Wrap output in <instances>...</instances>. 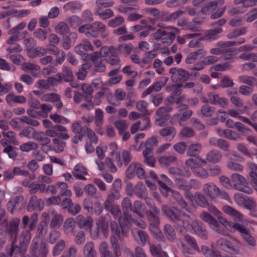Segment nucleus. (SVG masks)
<instances>
[{
	"label": "nucleus",
	"mask_w": 257,
	"mask_h": 257,
	"mask_svg": "<svg viewBox=\"0 0 257 257\" xmlns=\"http://www.w3.org/2000/svg\"><path fill=\"white\" fill-rule=\"evenodd\" d=\"M84 133L87 134V137L89 140L90 142L95 144L98 143V138L92 130L87 126H84Z\"/></svg>",
	"instance_id": "obj_54"
},
{
	"label": "nucleus",
	"mask_w": 257,
	"mask_h": 257,
	"mask_svg": "<svg viewBox=\"0 0 257 257\" xmlns=\"http://www.w3.org/2000/svg\"><path fill=\"white\" fill-rule=\"evenodd\" d=\"M115 127L118 131L119 134L123 133L128 127L126 121L124 119H119L114 122Z\"/></svg>",
	"instance_id": "obj_59"
},
{
	"label": "nucleus",
	"mask_w": 257,
	"mask_h": 257,
	"mask_svg": "<svg viewBox=\"0 0 257 257\" xmlns=\"http://www.w3.org/2000/svg\"><path fill=\"white\" fill-rule=\"evenodd\" d=\"M206 54V52L203 49H198L188 54L185 59V63L188 64H192L198 57H203Z\"/></svg>",
	"instance_id": "obj_20"
},
{
	"label": "nucleus",
	"mask_w": 257,
	"mask_h": 257,
	"mask_svg": "<svg viewBox=\"0 0 257 257\" xmlns=\"http://www.w3.org/2000/svg\"><path fill=\"white\" fill-rule=\"evenodd\" d=\"M33 35L40 41H44L47 38L48 31L41 28H38L34 32Z\"/></svg>",
	"instance_id": "obj_56"
},
{
	"label": "nucleus",
	"mask_w": 257,
	"mask_h": 257,
	"mask_svg": "<svg viewBox=\"0 0 257 257\" xmlns=\"http://www.w3.org/2000/svg\"><path fill=\"white\" fill-rule=\"evenodd\" d=\"M56 76L58 78L59 83L63 81L71 82L74 79L71 69L67 66H63L62 72L57 73Z\"/></svg>",
	"instance_id": "obj_12"
},
{
	"label": "nucleus",
	"mask_w": 257,
	"mask_h": 257,
	"mask_svg": "<svg viewBox=\"0 0 257 257\" xmlns=\"http://www.w3.org/2000/svg\"><path fill=\"white\" fill-rule=\"evenodd\" d=\"M207 164L206 160L201 158H189L185 162V165L194 172L196 169L201 166Z\"/></svg>",
	"instance_id": "obj_17"
},
{
	"label": "nucleus",
	"mask_w": 257,
	"mask_h": 257,
	"mask_svg": "<svg viewBox=\"0 0 257 257\" xmlns=\"http://www.w3.org/2000/svg\"><path fill=\"white\" fill-rule=\"evenodd\" d=\"M94 121L96 126H100L103 123V112L100 108L95 109Z\"/></svg>",
	"instance_id": "obj_57"
},
{
	"label": "nucleus",
	"mask_w": 257,
	"mask_h": 257,
	"mask_svg": "<svg viewBox=\"0 0 257 257\" xmlns=\"http://www.w3.org/2000/svg\"><path fill=\"white\" fill-rule=\"evenodd\" d=\"M137 109L142 112L144 116L149 115L150 113L148 109V103L144 100H141L138 101L136 103Z\"/></svg>",
	"instance_id": "obj_53"
},
{
	"label": "nucleus",
	"mask_w": 257,
	"mask_h": 257,
	"mask_svg": "<svg viewBox=\"0 0 257 257\" xmlns=\"http://www.w3.org/2000/svg\"><path fill=\"white\" fill-rule=\"evenodd\" d=\"M177 203L179 204V205L180 206L181 209L179 211L178 210L175 208H171L169 207V208L173 209L175 211H177L180 212L181 211H184L187 214L189 213H193L190 210V209L188 207V205L186 201L183 199V197H181V198L177 202ZM167 207L168 206H166ZM169 208V207H168Z\"/></svg>",
	"instance_id": "obj_46"
},
{
	"label": "nucleus",
	"mask_w": 257,
	"mask_h": 257,
	"mask_svg": "<svg viewBox=\"0 0 257 257\" xmlns=\"http://www.w3.org/2000/svg\"><path fill=\"white\" fill-rule=\"evenodd\" d=\"M18 239H14L11 241V247L10 248V255L12 256L15 252V254L23 255L27 252L28 245L20 242L17 244Z\"/></svg>",
	"instance_id": "obj_9"
},
{
	"label": "nucleus",
	"mask_w": 257,
	"mask_h": 257,
	"mask_svg": "<svg viewBox=\"0 0 257 257\" xmlns=\"http://www.w3.org/2000/svg\"><path fill=\"white\" fill-rule=\"evenodd\" d=\"M44 206L43 200L36 195H32L27 205V210L32 212L34 210H42Z\"/></svg>",
	"instance_id": "obj_8"
},
{
	"label": "nucleus",
	"mask_w": 257,
	"mask_h": 257,
	"mask_svg": "<svg viewBox=\"0 0 257 257\" xmlns=\"http://www.w3.org/2000/svg\"><path fill=\"white\" fill-rule=\"evenodd\" d=\"M222 32V29L221 27H218L213 29L209 30L205 35L206 39L208 40H214L218 37V34Z\"/></svg>",
	"instance_id": "obj_61"
},
{
	"label": "nucleus",
	"mask_w": 257,
	"mask_h": 257,
	"mask_svg": "<svg viewBox=\"0 0 257 257\" xmlns=\"http://www.w3.org/2000/svg\"><path fill=\"white\" fill-rule=\"evenodd\" d=\"M202 148L200 143H191L187 147L186 154L188 156L196 157L200 153Z\"/></svg>",
	"instance_id": "obj_24"
},
{
	"label": "nucleus",
	"mask_w": 257,
	"mask_h": 257,
	"mask_svg": "<svg viewBox=\"0 0 257 257\" xmlns=\"http://www.w3.org/2000/svg\"><path fill=\"white\" fill-rule=\"evenodd\" d=\"M81 90L85 95L84 96L85 100L87 102H90L92 101V95L93 92V89L92 87L89 84L84 83L82 85Z\"/></svg>",
	"instance_id": "obj_34"
},
{
	"label": "nucleus",
	"mask_w": 257,
	"mask_h": 257,
	"mask_svg": "<svg viewBox=\"0 0 257 257\" xmlns=\"http://www.w3.org/2000/svg\"><path fill=\"white\" fill-rule=\"evenodd\" d=\"M163 231L169 240L174 241L176 238V234L173 227L170 224L166 223L164 226Z\"/></svg>",
	"instance_id": "obj_28"
},
{
	"label": "nucleus",
	"mask_w": 257,
	"mask_h": 257,
	"mask_svg": "<svg viewBox=\"0 0 257 257\" xmlns=\"http://www.w3.org/2000/svg\"><path fill=\"white\" fill-rule=\"evenodd\" d=\"M17 150V148H14L12 145H9L5 147L4 149L3 152L7 154L10 159L15 160L18 156Z\"/></svg>",
	"instance_id": "obj_55"
},
{
	"label": "nucleus",
	"mask_w": 257,
	"mask_h": 257,
	"mask_svg": "<svg viewBox=\"0 0 257 257\" xmlns=\"http://www.w3.org/2000/svg\"><path fill=\"white\" fill-rule=\"evenodd\" d=\"M14 173L16 174V175L28 177L30 180H33L36 178V175L35 173H31L29 171L22 169L20 167H14Z\"/></svg>",
	"instance_id": "obj_39"
},
{
	"label": "nucleus",
	"mask_w": 257,
	"mask_h": 257,
	"mask_svg": "<svg viewBox=\"0 0 257 257\" xmlns=\"http://www.w3.org/2000/svg\"><path fill=\"white\" fill-rule=\"evenodd\" d=\"M21 220L19 218L16 217L8 221L6 220L5 222V232L11 241L18 239L20 232V224Z\"/></svg>",
	"instance_id": "obj_3"
},
{
	"label": "nucleus",
	"mask_w": 257,
	"mask_h": 257,
	"mask_svg": "<svg viewBox=\"0 0 257 257\" xmlns=\"http://www.w3.org/2000/svg\"><path fill=\"white\" fill-rule=\"evenodd\" d=\"M203 191L211 199H215L218 197L219 189L213 183L205 184L203 187Z\"/></svg>",
	"instance_id": "obj_13"
},
{
	"label": "nucleus",
	"mask_w": 257,
	"mask_h": 257,
	"mask_svg": "<svg viewBox=\"0 0 257 257\" xmlns=\"http://www.w3.org/2000/svg\"><path fill=\"white\" fill-rule=\"evenodd\" d=\"M76 222L73 218H67L63 224V228L64 233L66 234H74L76 227Z\"/></svg>",
	"instance_id": "obj_22"
},
{
	"label": "nucleus",
	"mask_w": 257,
	"mask_h": 257,
	"mask_svg": "<svg viewBox=\"0 0 257 257\" xmlns=\"http://www.w3.org/2000/svg\"><path fill=\"white\" fill-rule=\"evenodd\" d=\"M50 118L57 123H59L63 124H66L70 122L68 119L57 113L50 114Z\"/></svg>",
	"instance_id": "obj_60"
},
{
	"label": "nucleus",
	"mask_w": 257,
	"mask_h": 257,
	"mask_svg": "<svg viewBox=\"0 0 257 257\" xmlns=\"http://www.w3.org/2000/svg\"><path fill=\"white\" fill-rule=\"evenodd\" d=\"M247 32L246 27H242L239 29H235L233 31L229 32L227 35V37L229 39L236 38L240 35L245 34Z\"/></svg>",
	"instance_id": "obj_47"
},
{
	"label": "nucleus",
	"mask_w": 257,
	"mask_h": 257,
	"mask_svg": "<svg viewBox=\"0 0 257 257\" xmlns=\"http://www.w3.org/2000/svg\"><path fill=\"white\" fill-rule=\"evenodd\" d=\"M184 13L182 10H179L172 13L164 14L163 19L165 21H174L181 17Z\"/></svg>",
	"instance_id": "obj_43"
},
{
	"label": "nucleus",
	"mask_w": 257,
	"mask_h": 257,
	"mask_svg": "<svg viewBox=\"0 0 257 257\" xmlns=\"http://www.w3.org/2000/svg\"><path fill=\"white\" fill-rule=\"evenodd\" d=\"M184 238L186 243L189 246V247L185 244H182V251L184 254H193L194 250L200 251L197 241L193 236L189 234H186Z\"/></svg>",
	"instance_id": "obj_6"
},
{
	"label": "nucleus",
	"mask_w": 257,
	"mask_h": 257,
	"mask_svg": "<svg viewBox=\"0 0 257 257\" xmlns=\"http://www.w3.org/2000/svg\"><path fill=\"white\" fill-rule=\"evenodd\" d=\"M159 134L163 137L169 136L174 138L176 134V131L174 127L167 126L161 129L159 131Z\"/></svg>",
	"instance_id": "obj_45"
},
{
	"label": "nucleus",
	"mask_w": 257,
	"mask_h": 257,
	"mask_svg": "<svg viewBox=\"0 0 257 257\" xmlns=\"http://www.w3.org/2000/svg\"><path fill=\"white\" fill-rule=\"evenodd\" d=\"M159 141L155 136L149 138L145 143V150L153 151V148L158 146Z\"/></svg>",
	"instance_id": "obj_48"
},
{
	"label": "nucleus",
	"mask_w": 257,
	"mask_h": 257,
	"mask_svg": "<svg viewBox=\"0 0 257 257\" xmlns=\"http://www.w3.org/2000/svg\"><path fill=\"white\" fill-rule=\"evenodd\" d=\"M99 251L100 257H112V253L109 250L108 245L105 241H103L100 244Z\"/></svg>",
	"instance_id": "obj_42"
},
{
	"label": "nucleus",
	"mask_w": 257,
	"mask_h": 257,
	"mask_svg": "<svg viewBox=\"0 0 257 257\" xmlns=\"http://www.w3.org/2000/svg\"><path fill=\"white\" fill-rule=\"evenodd\" d=\"M169 73L171 74V79L174 82H185L189 80L190 74L184 69L176 67L171 68L169 70Z\"/></svg>",
	"instance_id": "obj_7"
},
{
	"label": "nucleus",
	"mask_w": 257,
	"mask_h": 257,
	"mask_svg": "<svg viewBox=\"0 0 257 257\" xmlns=\"http://www.w3.org/2000/svg\"><path fill=\"white\" fill-rule=\"evenodd\" d=\"M102 8H97L95 10L94 14L99 17L102 20H106L112 17L114 13L110 9L102 10Z\"/></svg>",
	"instance_id": "obj_32"
},
{
	"label": "nucleus",
	"mask_w": 257,
	"mask_h": 257,
	"mask_svg": "<svg viewBox=\"0 0 257 257\" xmlns=\"http://www.w3.org/2000/svg\"><path fill=\"white\" fill-rule=\"evenodd\" d=\"M84 190L86 194L91 197L95 198L100 197V194L97 193V190L96 187L92 184H88L84 186Z\"/></svg>",
	"instance_id": "obj_36"
},
{
	"label": "nucleus",
	"mask_w": 257,
	"mask_h": 257,
	"mask_svg": "<svg viewBox=\"0 0 257 257\" xmlns=\"http://www.w3.org/2000/svg\"><path fill=\"white\" fill-rule=\"evenodd\" d=\"M177 161V158L173 155L163 156L159 158V163L165 166H168L171 164L175 163Z\"/></svg>",
	"instance_id": "obj_40"
},
{
	"label": "nucleus",
	"mask_w": 257,
	"mask_h": 257,
	"mask_svg": "<svg viewBox=\"0 0 257 257\" xmlns=\"http://www.w3.org/2000/svg\"><path fill=\"white\" fill-rule=\"evenodd\" d=\"M76 222L80 228H87L91 230L93 220L91 216L85 217L82 215H78Z\"/></svg>",
	"instance_id": "obj_14"
},
{
	"label": "nucleus",
	"mask_w": 257,
	"mask_h": 257,
	"mask_svg": "<svg viewBox=\"0 0 257 257\" xmlns=\"http://www.w3.org/2000/svg\"><path fill=\"white\" fill-rule=\"evenodd\" d=\"M172 110V108L170 106H162L159 108L155 112V123L159 126L165 125L171 117L170 113Z\"/></svg>",
	"instance_id": "obj_5"
},
{
	"label": "nucleus",
	"mask_w": 257,
	"mask_h": 257,
	"mask_svg": "<svg viewBox=\"0 0 257 257\" xmlns=\"http://www.w3.org/2000/svg\"><path fill=\"white\" fill-rule=\"evenodd\" d=\"M91 67V64L90 63H86L82 64L76 74L77 78L81 80H84L86 76L88 70Z\"/></svg>",
	"instance_id": "obj_37"
},
{
	"label": "nucleus",
	"mask_w": 257,
	"mask_h": 257,
	"mask_svg": "<svg viewBox=\"0 0 257 257\" xmlns=\"http://www.w3.org/2000/svg\"><path fill=\"white\" fill-rule=\"evenodd\" d=\"M6 100L8 104L13 106L16 103H24L26 102L27 99L23 95H15L14 93L11 92L7 95Z\"/></svg>",
	"instance_id": "obj_21"
},
{
	"label": "nucleus",
	"mask_w": 257,
	"mask_h": 257,
	"mask_svg": "<svg viewBox=\"0 0 257 257\" xmlns=\"http://www.w3.org/2000/svg\"><path fill=\"white\" fill-rule=\"evenodd\" d=\"M48 231V223L46 220L40 222L37 228V233L39 237L46 234Z\"/></svg>",
	"instance_id": "obj_50"
},
{
	"label": "nucleus",
	"mask_w": 257,
	"mask_h": 257,
	"mask_svg": "<svg viewBox=\"0 0 257 257\" xmlns=\"http://www.w3.org/2000/svg\"><path fill=\"white\" fill-rule=\"evenodd\" d=\"M214 108L207 104L203 105L200 110L201 114L205 117H210L212 115Z\"/></svg>",
	"instance_id": "obj_62"
},
{
	"label": "nucleus",
	"mask_w": 257,
	"mask_h": 257,
	"mask_svg": "<svg viewBox=\"0 0 257 257\" xmlns=\"http://www.w3.org/2000/svg\"><path fill=\"white\" fill-rule=\"evenodd\" d=\"M222 158V153L220 151L212 149L209 151L206 155L207 163L209 162L212 164H216L219 162Z\"/></svg>",
	"instance_id": "obj_16"
},
{
	"label": "nucleus",
	"mask_w": 257,
	"mask_h": 257,
	"mask_svg": "<svg viewBox=\"0 0 257 257\" xmlns=\"http://www.w3.org/2000/svg\"><path fill=\"white\" fill-rule=\"evenodd\" d=\"M72 173L76 179L81 180H86L85 176L88 175L86 168L80 164L75 166Z\"/></svg>",
	"instance_id": "obj_19"
},
{
	"label": "nucleus",
	"mask_w": 257,
	"mask_h": 257,
	"mask_svg": "<svg viewBox=\"0 0 257 257\" xmlns=\"http://www.w3.org/2000/svg\"><path fill=\"white\" fill-rule=\"evenodd\" d=\"M84 257H96V252L94 248V243L92 241L87 242L83 247Z\"/></svg>",
	"instance_id": "obj_26"
},
{
	"label": "nucleus",
	"mask_w": 257,
	"mask_h": 257,
	"mask_svg": "<svg viewBox=\"0 0 257 257\" xmlns=\"http://www.w3.org/2000/svg\"><path fill=\"white\" fill-rule=\"evenodd\" d=\"M134 193L140 198H145L147 195L145 186L142 182H138L134 187Z\"/></svg>",
	"instance_id": "obj_33"
},
{
	"label": "nucleus",
	"mask_w": 257,
	"mask_h": 257,
	"mask_svg": "<svg viewBox=\"0 0 257 257\" xmlns=\"http://www.w3.org/2000/svg\"><path fill=\"white\" fill-rule=\"evenodd\" d=\"M19 239L20 242L29 245L31 239L30 231L27 229L22 230L20 233Z\"/></svg>",
	"instance_id": "obj_49"
},
{
	"label": "nucleus",
	"mask_w": 257,
	"mask_h": 257,
	"mask_svg": "<svg viewBox=\"0 0 257 257\" xmlns=\"http://www.w3.org/2000/svg\"><path fill=\"white\" fill-rule=\"evenodd\" d=\"M143 203L141 201H135L133 206L132 210L133 212L137 214L139 217H143L144 214L142 210Z\"/></svg>",
	"instance_id": "obj_51"
},
{
	"label": "nucleus",
	"mask_w": 257,
	"mask_h": 257,
	"mask_svg": "<svg viewBox=\"0 0 257 257\" xmlns=\"http://www.w3.org/2000/svg\"><path fill=\"white\" fill-rule=\"evenodd\" d=\"M209 102L214 105H219L223 108H226L228 104V100L224 97H220L218 94L210 92L208 95Z\"/></svg>",
	"instance_id": "obj_15"
},
{
	"label": "nucleus",
	"mask_w": 257,
	"mask_h": 257,
	"mask_svg": "<svg viewBox=\"0 0 257 257\" xmlns=\"http://www.w3.org/2000/svg\"><path fill=\"white\" fill-rule=\"evenodd\" d=\"M53 216L50 223V228H54L57 226H59L63 221V217L62 215L57 214L54 212L53 213Z\"/></svg>",
	"instance_id": "obj_52"
},
{
	"label": "nucleus",
	"mask_w": 257,
	"mask_h": 257,
	"mask_svg": "<svg viewBox=\"0 0 257 257\" xmlns=\"http://www.w3.org/2000/svg\"><path fill=\"white\" fill-rule=\"evenodd\" d=\"M162 210L166 215L173 222H176L186 230L190 228L194 233L202 239H208V232L204 224L199 221L194 213L187 214L183 211L180 212L175 211L173 209L169 208L166 205H163Z\"/></svg>",
	"instance_id": "obj_1"
},
{
	"label": "nucleus",
	"mask_w": 257,
	"mask_h": 257,
	"mask_svg": "<svg viewBox=\"0 0 257 257\" xmlns=\"http://www.w3.org/2000/svg\"><path fill=\"white\" fill-rule=\"evenodd\" d=\"M55 31L58 34L64 35L70 32V28L66 23L60 22L55 27Z\"/></svg>",
	"instance_id": "obj_41"
},
{
	"label": "nucleus",
	"mask_w": 257,
	"mask_h": 257,
	"mask_svg": "<svg viewBox=\"0 0 257 257\" xmlns=\"http://www.w3.org/2000/svg\"><path fill=\"white\" fill-rule=\"evenodd\" d=\"M38 148V144L36 142L32 141L27 142L20 146V150L26 153H29L32 151H36Z\"/></svg>",
	"instance_id": "obj_31"
},
{
	"label": "nucleus",
	"mask_w": 257,
	"mask_h": 257,
	"mask_svg": "<svg viewBox=\"0 0 257 257\" xmlns=\"http://www.w3.org/2000/svg\"><path fill=\"white\" fill-rule=\"evenodd\" d=\"M35 130L31 126H27L23 129L19 133V136L21 137H26L28 139L33 138V135L34 134Z\"/></svg>",
	"instance_id": "obj_64"
},
{
	"label": "nucleus",
	"mask_w": 257,
	"mask_h": 257,
	"mask_svg": "<svg viewBox=\"0 0 257 257\" xmlns=\"http://www.w3.org/2000/svg\"><path fill=\"white\" fill-rule=\"evenodd\" d=\"M110 215L106 214L100 216L96 222V226H99L101 228L102 234L106 237L108 234V224L110 220Z\"/></svg>",
	"instance_id": "obj_11"
},
{
	"label": "nucleus",
	"mask_w": 257,
	"mask_h": 257,
	"mask_svg": "<svg viewBox=\"0 0 257 257\" xmlns=\"http://www.w3.org/2000/svg\"><path fill=\"white\" fill-rule=\"evenodd\" d=\"M149 250L153 256H157L159 257H169L166 251L162 250V247L160 244L158 246L154 244L150 245Z\"/></svg>",
	"instance_id": "obj_25"
},
{
	"label": "nucleus",
	"mask_w": 257,
	"mask_h": 257,
	"mask_svg": "<svg viewBox=\"0 0 257 257\" xmlns=\"http://www.w3.org/2000/svg\"><path fill=\"white\" fill-rule=\"evenodd\" d=\"M66 247V242L63 240H59L53 248L52 254L54 256L59 255Z\"/></svg>",
	"instance_id": "obj_44"
},
{
	"label": "nucleus",
	"mask_w": 257,
	"mask_h": 257,
	"mask_svg": "<svg viewBox=\"0 0 257 257\" xmlns=\"http://www.w3.org/2000/svg\"><path fill=\"white\" fill-rule=\"evenodd\" d=\"M192 111L190 109L187 110L183 112L182 114L177 113L175 114L171 119V123L174 124L175 122L174 119H177L180 125L182 126L183 122L188 120L190 118L192 115Z\"/></svg>",
	"instance_id": "obj_18"
},
{
	"label": "nucleus",
	"mask_w": 257,
	"mask_h": 257,
	"mask_svg": "<svg viewBox=\"0 0 257 257\" xmlns=\"http://www.w3.org/2000/svg\"><path fill=\"white\" fill-rule=\"evenodd\" d=\"M224 3V0H215L210 2L201 8V12L204 15H209L216 9L221 7Z\"/></svg>",
	"instance_id": "obj_10"
},
{
	"label": "nucleus",
	"mask_w": 257,
	"mask_h": 257,
	"mask_svg": "<svg viewBox=\"0 0 257 257\" xmlns=\"http://www.w3.org/2000/svg\"><path fill=\"white\" fill-rule=\"evenodd\" d=\"M46 186L44 183H36L33 182L31 184L29 187V193L30 195H35L39 191L42 193L45 191Z\"/></svg>",
	"instance_id": "obj_29"
},
{
	"label": "nucleus",
	"mask_w": 257,
	"mask_h": 257,
	"mask_svg": "<svg viewBox=\"0 0 257 257\" xmlns=\"http://www.w3.org/2000/svg\"><path fill=\"white\" fill-rule=\"evenodd\" d=\"M78 31L87 38H96L98 36L99 31H103V23L95 21L91 24H85L79 27Z\"/></svg>",
	"instance_id": "obj_2"
},
{
	"label": "nucleus",
	"mask_w": 257,
	"mask_h": 257,
	"mask_svg": "<svg viewBox=\"0 0 257 257\" xmlns=\"http://www.w3.org/2000/svg\"><path fill=\"white\" fill-rule=\"evenodd\" d=\"M232 182L234 184V187L237 190L245 192L247 194H250L252 190L248 186V183L245 178L242 175L233 173L231 176Z\"/></svg>",
	"instance_id": "obj_4"
},
{
	"label": "nucleus",
	"mask_w": 257,
	"mask_h": 257,
	"mask_svg": "<svg viewBox=\"0 0 257 257\" xmlns=\"http://www.w3.org/2000/svg\"><path fill=\"white\" fill-rule=\"evenodd\" d=\"M165 85V83H162L161 81H157L154 84L148 87L143 93V96H146L152 92L155 91L158 92L161 90L162 87Z\"/></svg>",
	"instance_id": "obj_38"
},
{
	"label": "nucleus",
	"mask_w": 257,
	"mask_h": 257,
	"mask_svg": "<svg viewBox=\"0 0 257 257\" xmlns=\"http://www.w3.org/2000/svg\"><path fill=\"white\" fill-rule=\"evenodd\" d=\"M68 184L63 182H57V192L59 191L61 196L70 197L72 196V192L69 190Z\"/></svg>",
	"instance_id": "obj_35"
},
{
	"label": "nucleus",
	"mask_w": 257,
	"mask_h": 257,
	"mask_svg": "<svg viewBox=\"0 0 257 257\" xmlns=\"http://www.w3.org/2000/svg\"><path fill=\"white\" fill-rule=\"evenodd\" d=\"M110 241L114 255L116 257L120 256L121 254V249L115 235L112 234L111 235Z\"/></svg>",
	"instance_id": "obj_30"
},
{
	"label": "nucleus",
	"mask_w": 257,
	"mask_h": 257,
	"mask_svg": "<svg viewBox=\"0 0 257 257\" xmlns=\"http://www.w3.org/2000/svg\"><path fill=\"white\" fill-rule=\"evenodd\" d=\"M68 23L72 28L74 29H78L79 27L82 25V20L80 18L77 16H73L69 18Z\"/></svg>",
	"instance_id": "obj_63"
},
{
	"label": "nucleus",
	"mask_w": 257,
	"mask_h": 257,
	"mask_svg": "<svg viewBox=\"0 0 257 257\" xmlns=\"http://www.w3.org/2000/svg\"><path fill=\"white\" fill-rule=\"evenodd\" d=\"M144 157V162L151 167H154L156 163V159L153 156V151L145 150L143 152Z\"/></svg>",
	"instance_id": "obj_27"
},
{
	"label": "nucleus",
	"mask_w": 257,
	"mask_h": 257,
	"mask_svg": "<svg viewBox=\"0 0 257 257\" xmlns=\"http://www.w3.org/2000/svg\"><path fill=\"white\" fill-rule=\"evenodd\" d=\"M24 196L22 195L14 196L11 198L7 204V208L11 213H14L17 207L21 201L24 200Z\"/></svg>",
	"instance_id": "obj_23"
},
{
	"label": "nucleus",
	"mask_w": 257,
	"mask_h": 257,
	"mask_svg": "<svg viewBox=\"0 0 257 257\" xmlns=\"http://www.w3.org/2000/svg\"><path fill=\"white\" fill-rule=\"evenodd\" d=\"M146 218L149 223L160 222V218L154 211L147 210L145 212Z\"/></svg>",
	"instance_id": "obj_58"
}]
</instances>
